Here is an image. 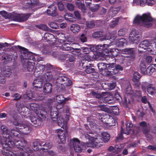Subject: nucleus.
<instances>
[{"label":"nucleus","instance_id":"f257e3e1","mask_svg":"<svg viewBox=\"0 0 156 156\" xmlns=\"http://www.w3.org/2000/svg\"><path fill=\"white\" fill-rule=\"evenodd\" d=\"M0 136V144L3 147L2 153L5 156H32L30 154L34 153L33 151L29 147H25L27 142L24 140L23 141L19 140L12 141L11 137Z\"/></svg>","mask_w":156,"mask_h":156},{"label":"nucleus","instance_id":"f03ea898","mask_svg":"<svg viewBox=\"0 0 156 156\" xmlns=\"http://www.w3.org/2000/svg\"><path fill=\"white\" fill-rule=\"evenodd\" d=\"M18 47L20 50V59L23 65H24L25 63L27 62L28 71L29 72H32L34 68L36 60L34 55L25 48L19 45L18 46Z\"/></svg>","mask_w":156,"mask_h":156},{"label":"nucleus","instance_id":"7ed1b4c3","mask_svg":"<svg viewBox=\"0 0 156 156\" xmlns=\"http://www.w3.org/2000/svg\"><path fill=\"white\" fill-rule=\"evenodd\" d=\"M123 54L128 55L126 56L121 55H119V60L122 63H127L128 66L131 65V62H133L135 58V51L134 48H126L122 51Z\"/></svg>","mask_w":156,"mask_h":156},{"label":"nucleus","instance_id":"20e7f679","mask_svg":"<svg viewBox=\"0 0 156 156\" xmlns=\"http://www.w3.org/2000/svg\"><path fill=\"white\" fill-rule=\"evenodd\" d=\"M35 104H30V107L32 110L36 112L37 116V117H33L31 119L32 125L36 127L41 125L42 123V119H44L45 116L43 114L44 112L37 110V108L35 107Z\"/></svg>","mask_w":156,"mask_h":156},{"label":"nucleus","instance_id":"39448f33","mask_svg":"<svg viewBox=\"0 0 156 156\" xmlns=\"http://www.w3.org/2000/svg\"><path fill=\"white\" fill-rule=\"evenodd\" d=\"M86 137H87L89 140L88 147L93 148H98L102 145V139L100 135H97L94 136L93 135L90 136L87 134Z\"/></svg>","mask_w":156,"mask_h":156},{"label":"nucleus","instance_id":"423d86ee","mask_svg":"<svg viewBox=\"0 0 156 156\" xmlns=\"http://www.w3.org/2000/svg\"><path fill=\"white\" fill-rule=\"evenodd\" d=\"M33 146L34 151L42 149V151L45 152L47 151L48 149L51 148L52 145V143L50 142L44 143L42 141L36 140L34 142Z\"/></svg>","mask_w":156,"mask_h":156},{"label":"nucleus","instance_id":"0eeeda50","mask_svg":"<svg viewBox=\"0 0 156 156\" xmlns=\"http://www.w3.org/2000/svg\"><path fill=\"white\" fill-rule=\"evenodd\" d=\"M73 83L70 79L65 76H61L58 77L56 80V85L60 89L70 86Z\"/></svg>","mask_w":156,"mask_h":156},{"label":"nucleus","instance_id":"6e6552de","mask_svg":"<svg viewBox=\"0 0 156 156\" xmlns=\"http://www.w3.org/2000/svg\"><path fill=\"white\" fill-rule=\"evenodd\" d=\"M62 113H64L63 108L58 107V105H57L56 107H51L50 110V116L51 119L54 121H56L59 116Z\"/></svg>","mask_w":156,"mask_h":156},{"label":"nucleus","instance_id":"1a4fd4ad","mask_svg":"<svg viewBox=\"0 0 156 156\" xmlns=\"http://www.w3.org/2000/svg\"><path fill=\"white\" fill-rule=\"evenodd\" d=\"M139 125L142 128V130L143 134L148 140H151L152 139V135L149 133L151 130V126L149 123L147 124L145 121H142L139 123Z\"/></svg>","mask_w":156,"mask_h":156},{"label":"nucleus","instance_id":"9d476101","mask_svg":"<svg viewBox=\"0 0 156 156\" xmlns=\"http://www.w3.org/2000/svg\"><path fill=\"white\" fill-rule=\"evenodd\" d=\"M141 36L138 30L135 29L132 30L129 37V41L131 43L137 44L141 39Z\"/></svg>","mask_w":156,"mask_h":156},{"label":"nucleus","instance_id":"9b49d317","mask_svg":"<svg viewBox=\"0 0 156 156\" xmlns=\"http://www.w3.org/2000/svg\"><path fill=\"white\" fill-rule=\"evenodd\" d=\"M73 144V147L75 152H81L85 148V144L81 142L78 139L73 138L71 141Z\"/></svg>","mask_w":156,"mask_h":156},{"label":"nucleus","instance_id":"f8f14e48","mask_svg":"<svg viewBox=\"0 0 156 156\" xmlns=\"http://www.w3.org/2000/svg\"><path fill=\"white\" fill-rule=\"evenodd\" d=\"M31 14H32L31 13L18 14L13 16V18L14 20L15 21L19 22H23L27 20Z\"/></svg>","mask_w":156,"mask_h":156},{"label":"nucleus","instance_id":"ddd939ff","mask_svg":"<svg viewBox=\"0 0 156 156\" xmlns=\"http://www.w3.org/2000/svg\"><path fill=\"white\" fill-rule=\"evenodd\" d=\"M45 69V65L37 63L34 69V75L36 77H39L43 73Z\"/></svg>","mask_w":156,"mask_h":156},{"label":"nucleus","instance_id":"4468645a","mask_svg":"<svg viewBox=\"0 0 156 156\" xmlns=\"http://www.w3.org/2000/svg\"><path fill=\"white\" fill-rule=\"evenodd\" d=\"M9 133L10 134H9V135L10 137H11L10 139L12 141L14 142L15 141H19V137L20 136V134L19 131L14 129H11ZM23 140H24V139H23L21 141H23ZM24 140H25L24 139Z\"/></svg>","mask_w":156,"mask_h":156},{"label":"nucleus","instance_id":"2eb2a0df","mask_svg":"<svg viewBox=\"0 0 156 156\" xmlns=\"http://www.w3.org/2000/svg\"><path fill=\"white\" fill-rule=\"evenodd\" d=\"M143 24L145 27L149 28L152 26V24L150 23L153 21V19L149 15L144 14L142 16Z\"/></svg>","mask_w":156,"mask_h":156},{"label":"nucleus","instance_id":"dca6fc26","mask_svg":"<svg viewBox=\"0 0 156 156\" xmlns=\"http://www.w3.org/2000/svg\"><path fill=\"white\" fill-rule=\"evenodd\" d=\"M47 14L52 17L57 16L58 14L57 11L56 6L54 4L49 6L47 10Z\"/></svg>","mask_w":156,"mask_h":156},{"label":"nucleus","instance_id":"f3484780","mask_svg":"<svg viewBox=\"0 0 156 156\" xmlns=\"http://www.w3.org/2000/svg\"><path fill=\"white\" fill-rule=\"evenodd\" d=\"M126 127L124 129L122 127V130L123 131L125 134L127 135H129L132 132V133H134V131L133 129V124L130 121H128L126 124Z\"/></svg>","mask_w":156,"mask_h":156},{"label":"nucleus","instance_id":"a211bd4d","mask_svg":"<svg viewBox=\"0 0 156 156\" xmlns=\"http://www.w3.org/2000/svg\"><path fill=\"white\" fill-rule=\"evenodd\" d=\"M115 64L114 63L107 64L106 68V72L105 75L106 76H109L111 75L115 74L113 72L115 70L114 66Z\"/></svg>","mask_w":156,"mask_h":156},{"label":"nucleus","instance_id":"6ab92c4d","mask_svg":"<svg viewBox=\"0 0 156 156\" xmlns=\"http://www.w3.org/2000/svg\"><path fill=\"white\" fill-rule=\"evenodd\" d=\"M57 135L60 139L61 142L64 144L66 141V137L67 135V131H63L62 129H59L57 132Z\"/></svg>","mask_w":156,"mask_h":156},{"label":"nucleus","instance_id":"aec40b11","mask_svg":"<svg viewBox=\"0 0 156 156\" xmlns=\"http://www.w3.org/2000/svg\"><path fill=\"white\" fill-rule=\"evenodd\" d=\"M108 45L106 44H98L97 45H94L90 47V49L92 52L102 53L103 49L105 48V46H107L106 47H108Z\"/></svg>","mask_w":156,"mask_h":156},{"label":"nucleus","instance_id":"412c9836","mask_svg":"<svg viewBox=\"0 0 156 156\" xmlns=\"http://www.w3.org/2000/svg\"><path fill=\"white\" fill-rule=\"evenodd\" d=\"M93 66V64L90 63L89 65L86 66V69L85 71L87 73H92V75L94 76L93 77L95 78H97L98 76V74L97 73L94 72L95 69L94 68H91Z\"/></svg>","mask_w":156,"mask_h":156},{"label":"nucleus","instance_id":"4be33fe9","mask_svg":"<svg viewBox=\"0 0 156 156\" xmlns=\"http://www.w3.org/2000/svg\"><path fill=\"white\" fill-rule=\"evenodd\" d=\"M140 75L137 72H135L133 74V81L134 83V86L136 87H139L140 85L139 79L141 78Z\"/></svg>","mask_w":156,"mask_h":156},{"label":"nucleus","instance_id":"5701e85b","mask_svg":"<svg viewBox=\"0 0 156 156\" xmlns=\"http://www.w3.org/2000/svg\"><path fill=\"white\" fill-rule=\"evenodd\" d=\"M44 81L42 77L38 78L34 80L33 85L35 87L40 88L42 87Z\"/></svg>","mask_w":156,"mask_h":156},{"label":"nucleus","instance_id":"b1692460","mask_svg":"<svg viewBox=\"0 0 156 156\" xmlns=\"http://www.w3.org/2000/svg\"><path fill=\"white\" fill-rule=\"evenodd\" d=\"M20 119V117L18 116L17 114H14L12 116V119H11V122L13 125L18 126L19 127L20 125L22 123L19 122V121Z\"/></svg>","mask_w":156,"mask_h":156},{"label":"nucleus","instance_id":"393cba45","mask_svg":"<svg viewBox=\"0 0 156 156\" xmlns=\"http://www.w3.org/2000/svg\"><path fill=\"white\" fill-rule=\"evenodd\" d=\"M122 100L123 105L125 108H127L131 104L132 98L131 96L127 95L126 96H125L124 97Z\"/></svg>","mask_w":156,"mask_h":156},{"label":"nucleus","instance_id":"a878e982","mask_svg":"<svg viewBox=\"0 0 156 156\" xmlns=\"http://www.w3.org/2000/svg\"><path fill=\"white\" fill-rule=\"evenodd\" d=\"M56 100L58 105H62V108L64 105L65 104L66 101L68 100L67 98H64L62 95H57L56 97Z\"/></svg>","mask_w":156,"mask_h":156},{"label":"nucleus","instance_id":"bb28decb","mask_svg":"<svg viewBox=\"0 0 156 156\" xmlns=\"http://www.w3.org/2000/svg\"><path fill=\"white\" fill-rule=\"evenodd\" d=\"M17 128L19 129L20 130H21L23 133L27 134L30 133L31 131V129L29 126L27 125H25L22 123L20 125L19 127Z\"/></svg>","mask_w":156,"mask_h":156},{"label":"nucleus","instance_id":"cd10ccee","mask_svg":"<svg viewBox=\"0 0 156 156\" xmlns=\"http://www.w3.org/2000/svg\"><path fill=\"white\" fill-rule=\"evenodd\" d=\"M62 114L60 115L58 117L57 121V124L61 128H64L66 125L67 122L65 121L63 117L62 116Z\"/></svg>","mask_w":156,"mask_h":156},{"label":"nucleus","instance_id":"c85d7f7f","mask_svg":"<svg viewBox=\"0 0 156 156\" xmlns=\"http://www.w3.org/2000/svg\"><path fill=\"white\" fill-rule=\"evenodd\" d=\"M41 77L44 81H50L53 78V72L51 71L47 72Z\"/></svg>","mask_w":156,"mask_h":156},{"label":"nucleus","instance_id":"c756f323","mask_svg":"<svg viewBox=\"0 0 156 156\" xmlns=\"http://www.w3.org/2000/svg\"><path fill=\"white\" fill-rule=\"evenodd\" d=\"M77 7L80 9L83 13H86V8L83 2H82L80 0H78L75 2Z\"/></svg>","mask_w":156,"mask_h":156},{"label":"nucleus","instance_id":"7c9ffc66","mask_svg":"<svg viewBox=\"0 0 156 156\" xmlns=\"http://www.w3.org/2000/svg\"><path fill=\"white\" fill-rule=\"evenodd\" d=\"M103 102L109 104H112L115 102L114 97L111 95H108L105 97L103 98Z\"/></svg>","mask_w":156,"mask_h":156},{"label":"nucleus","instance_id":"2f4dec72","mask_svg":"<svg viewBox=\"0 0 156 156\" xmlns=\"http://www.w3.org/2000/svg\"><path fill=\"white\" fill-rule=\"evenodd\" d=\"M43 91L46 94L50 93L51 92L52 85L50 83L45 84L43 86Z\"/></svg>","mask_w":156,"mask_h":156},{"label":"nucleus","instance_id":"473e14b6","mask_svg":"<svg viewBox=\"0 0 156 156\" xmlns=\"http://www.w3.org/2000/svg\"><path fill=\"white\" fill-rule=\"evenodd\" d=\"M150 43L148 40H145L140 43L139 45V47L144 49V50L147 49L148 47L150 46Z\"/></svg>","mask_w":156,"mask_h":156},{"label":"nucleus","instance_id":"72a5a7b5","mask_svg":"<svg viewBox=\"0 0 156 156\" xmlns=\"http://www.w3.org/2000/svg\"><path fill=\"white\" fill-rule=\"evenodd\" d=\"M107 64L103 62H99L98 64V67L100 71L101 72V73L104 75L106 72Z\"/></svg>","mask_w":156,"mask_h":156},{"label":"nucleus","instance_id":"f704fd0d","mask_svg":"<svg viewBox=\"0 0 156 156\" xmlns=\"http://www.w3.org/2000/svg\"><path fill=\"white\" fill-rule=\"evenodd\" d=\"M104 85H106V83H104L101 84V86L103 89L105 90L106 89H108L112 90L115 88L116 85V82H113L112 83H108V87H104Z\"/></svg>","mask_w":156,"mask_h":156},{"label":"nucleus","instance_id":"c9c22d12","mask_svg":"<svg viewBox=\"0 0 156 156\" xmlns=\"http://www.w3.org/2000/svg\"><path fill=\"white\" fill-rule=\"evenodd\" d=\"M102 141L105 143L108 142L110 139V135L106 132H103L101 133Z\"/></svg>","mask_w":156,"mask_h":156},{"label":"nucleus","instance_id":"e433bc0d","mask_svg":"<svg viewBox=\"0 0 156 156\" xmlns=\"http://www.w3.org/2000/svg\"><path fill=\"white\" fill-rule=\"evenodd\" d=\"M64 18L67 21L69 22H73L75 21V18L73 17V15L68 13L64 15Z\"/></svg>","mask_w":156,"mask_h":156},{"label":"nucleus","instance_id":"4c0bfd02","mask_svg":"<svg viewBox=\"0 0 156 156\" xmlns=\"http://www.w3.org/2000/svg\"><path fill=\"white\" fill-rule=\"evenodd\" d=\"M70 29L73 33H76L79 31L80 30V27L78 25L73 24L71 26Z\"/></svg>","mask_w":156,"mask_h":156},{"label":"nucleus","instance_id":"58836bf2","mask_svg":"<svg viewBox=\"0 0 156 156\" xmlns=\"http://www.w3.org/2000/svg\"><path fill=\"white\" fill-rule=\"evenodd\" d=\"M44 38L47 41H52L51 39L54 38V36L50 33H46L44 34Z\"/></svg>","mask_w":156,"mask_h":156},{"label":"nucleus","instance_id":"ea45409f","mask_svg":"<svg viewBox=\"0 0 156 156\" xmlns=\"http://www.w3.org/2000/svg\"><path fill=\"white\" fill-rule=\"evenodd\" d=\"M148 93L152 95H154L156 92V88L152 86V84H151L147 89Z\"/></svg>","mask_w":156,"mask_h":156},{"label":"nucleus","instance_id":"a19ab883","mask_svg":"<svg viewBox=\"0 0 156 156\" xmlns=\"http://www.w3.org/2000/svg\"><path fill=\"white\" fill-rule=\"evenodd\" d=\"M103 36V32L102 31H97L94 33L92 37L94 38H98L99 37H101Z\"/></svg>","mask_w":156,"mask_h":156},{"label":"nucleus","instance_id":"79ce46f5","mask_svg":"<svg viewBox=\"0 0 156 156\" xmlns=\"http://www.w3.org/2000/svg\"><path fill=\"white\" fill-rule=\"evenodd\" d=\"M142 16L137 15L133 20V23L134 24H140L141 23H143Z\"/></svg>","mask_w":156,"mask_h":156},{"label":"nucleus","instance_id":"37998d69","mask_svg":"<svg viewBox=\"0 0 156 156\" xmlns=\"http://www.w3.org/2000/svg\"><path fill=\"white\" fill-rule=\"evenodd\" d=\"M107 125L108 126H112L115 125V120L112 117L109 118L107 122L106 123Z\"/></svg>","mask_w":156,"mask_h":156},{"label":"nucleus","instance_id":"c03bdc74","mask_svg":"<svg viewBox=\"0 0 156 156\" xmlns=\"http://www.w3.org/2000/svg\"><path fill=\"white\" fill-rule=\"evenodd\" d=\"M119 18L117 17L115 19V20L112 21L109 26V27L110 28H113L116 26L119 22Z\"/></svg>","mask_w":156,"mask_h":156},{"label":"nucleus","instance_id":"a18cd8bd","mask_svg":"<svg viewBox=\"0 0 156 156\" xmlns=\"http://www.w3.org/2000/svg\"><path fill=\"white\" fill-rule=\"evenodd\" d=\"M34 0H30V1L26 3V5L28 6V8H32L35 5L38 3L37 1H34Z\"/></svg>","mask_w":156,"mask_h":156},{"label":"nucleus","instance_id":"49530a36","mask_svg":"<svg viewBox=\"0 0 156 156\" xmlns=\"http://www.w3.org/2000/svg\"><path fill=\"white\" fill-rule=\"evenodd\" d=\"M87 121L89 122V125L91 127H93L95 125L94 117L90 116L87 118Z\"/></svg>","mask_w":156,"mask_h":156},{"label":"nucleus","instance_id":"de8ad7c7","mask_svg":"<svg viewBox=\"0 0 156 156\" xmlns=\"http://www.w3.org/2000/svg\"><path fill=\"white\" fill-rule=\"evenodd\" d=\"M114 69L115 70H114L113 73L114 72L115 74H116L118 73L119 71H122L123 70V68L119 65L115 64Z\"/></svg>","mask_w":156,"mask_h":156},{"label":"nucleus","instance_id":"09e8293b","mask_svg":"<svg viewBox=\"0 0 156 156\" xmlns=\"http://www.w3.org/2000/svg\"><path fill=\"white\" fill-rule=\"evenodd\" d=\"M11 70L10 69H5L2 72V74L5 77H9L11 74Z\"/></svg>","mask_w":156,"mask_h":156},{"label":"nucleus","instance_id":"8fccbe9b","mask_svg":"<svg viewBox=\"0 0 156 156\" xmlns=\"http://www.w3.org/2000/svg\"><path fill=\"white\" fill-rule=\"evenodd\" d=\"M126 34V28H122L119 29L118 32V34L119 36H124Z\"/></svg>","mask_w":156,"mask_h":156},{"label":"nucleus","instance_id":"3c124183","mask_svg":"<svg viewBox=\"0 0 156 156\" xmlns=\"http://www.w3.org/2000/svg\"><path fill=\"white\" fill-rule=\"evenodd\" d=\"M66 56L67 58V62H73L75 60V58L74 56L71 54H67Z\"/></svg>","mask_w":156,"mask_h":156},{"label":"nucleus","instance_id":"603ef678","mask_svg":"<svg viewBox=\"0 0 156 156\" xmlns=\"http://www.w3.org/2000/svg\"><path fill=\"white\" fill-rule=\"evenodd\" d=\"M1 129L2 130V131L3 134L5 136V134H6V136H8V135H9V134L8 133V130L7 127L4 125H2L1 127Z\"/></svg>","mask_w":156,"mask_h":156},{"label":"nucleus","instance_id":"864d4df0","mask_svg":"<svg viewBox=\"0 0 156 156\" xmlns=\"http://www.w3.org/2000/svg\"><path fill=\"white\" fill-rule=\"evenodd\" d=\"M10 58L9 55L7 54H5L4 55H3L2 56V60L3 61V62L5 64L9 60Z\"/></svg>","mask_w":156,"mask_h":156},{"label":"nucleus","instance_id":"5fc2aeb1","mask_svg":"<svg viewBox=\"0 0 156 156\" xmlns=\"http://www.w3.org/2000/svg\"><path fill=\"white\" fill-rule=\"evenodd\" d=\"M154 69H153L152 67L149 66L146 69V71L145 74H147L148 75H151L153 73L155 72Z\"/></svg>","mask_w":156,"mask_h":156},{"label":"nucleus","instance_id":"6e6d98bb","mask_svg":"<svg viewBox=\"0 0 156 156\" xmlns=\"http://www.w3.org/2000/svg\"><path fill=\"white\" fill-rule=\"evenodd\" d=\"M58 38L60 41V42H64L66 41V38L65 35L63 33L60 34L58 35Z\"/></svg>","mask_w":156,"mask_h":156},{"label":"nucleus","instance_id":"4d7b16f0","mask_svg":"<svg viewBox=\"0 0 156 156\" xmlns=\"http://www.w3.org/2000/svg\"><path fill=\"white\" fill-rule=\"evenodd\" d=\"M140 66L142 73L144 74H145L147 69H146V65L145 64L141 63L140 64Z\"/></svg>","mask_w":156,"mask_h":156},{"label":"nucleus","instance_id":"13d9d810","mask_svg":"<svg viewBox=\"0 0 156 156\" xmlns=\"http://www.w3.org/2000/svg\"><path fill=\"white\" fill-rule=\"evenodd\" d=\"M123 132V131L122 130V128H121V132L119 134H118V136L116 138V142H119L123 139V134H125Z\"/></svg>","mask_w":156,"mask_h":156},{"label":"nucleus","instance_id":"bf43d9fd","mask_svg":"<svg viewBox=\"0 0 156 156\" xmlns=\"http://www.w3.org/2000/svg\"><path fill=\"white\" fill-rule=\"evenodd\" d=\"M110 53H111V55L114 58V57L117 56L119 59V56L120 55H118V53L116 51V50L115 49H110Z\"/></svg>","mask_w":156,"mask_h":156},{"label":"nucleus","instance_id":"052dcab7","mask_svg":"<svg viewBox=\"0 0 156 156\" xmlns=\"http://www.w3.org/2000/svg\"><path fill=\"white\" fill-rule=\"evenodd\" d=\"M91 94L94 97L98 98H101L103 99V95L102 94L98 93L96 92L92 91L91 92Z\"/></svg>","mask_w":156,"mask_h":156},{"label":"nucleus","instance_id":"680f3d73","mask_svg":"<svg viewBox=\"0 0 156 156\" xmlns=\"http://www.w3.org/2000/svg\"><path fill=\"white\" fill-rule=\"evenodd\" d=\"M112 113L115 115H118L119 114V109L117 106L113 107L112 108Z\"/></svg>","mask_w":156,"mask_h":156},{"label":"nucleus","instance_id":"e2e57ef3","mask_svg":"<svg viewBox=\"0 0 156 156\" xmlns=\"http://www.w3.org/2000/svg\"><path fill=\"white\" fill-rule=\"evenodd\" d=\"M151 84L148 83L147 82H143L142 85V89L143 91H145L146 89L147 90L148 87Z\"/></svg>","mask_w":156,"mask_h":156},{"label":"nucleus","instance_id":"0e129e2a","mask_svg":"<svg viewBox=\"0 0 156 156\" xmlns=\"http://www.w3.org/2000/svg\"><path fill=\"white\" fill-rule=\"evenodd\" d=\"M66 7L67 9L70 11H72L74 10V5L70 3H68L66 5Z\"/></svg>","mask_w":156,"mask_h":156},{"label":"nucleus","instance_id":"69168bd1","mask_svg":"<svg viewBox=\"0 0 156 156\" xmlns=\"http://www.w3.org/2000/svg\"><path fill=\"white\" fill-rule=\"evenodd\" d=\"M79 39L80 41L83 43L86 42L87 40V37L84 34H81L80 37Z\"/></svg>","mask_w":156,"mask_h":156},{"label":"nucleus","instance_id":"338daca9","mask_svg":"<svg viewBox=\"0 0 156 156\" xmlns=\"http://www.w3.org/2000/svg\"><path fill=\"white\" fill-rule=\"evenodd\" d=\"M107 12V9L104 7H102L99 10L98 14L99 15H105Z\"/></svg>","mask_w":156,"mask_h":156},{"label":"nucleus","instance_id":"774afa93","mask_svg":"<svg viewBox=\"0 0 156 156\" xmlns=\"http://www.w3.org/2000/svg\"><path fill=\"white\" fill-rule=\"evenodd\" d=\"M100 7L99 5L96 4L93 6H91L90 8V10L92 12H95L97 11Z\"/></svg>","mask_w":156,"mask_h":156}]
</instances>
